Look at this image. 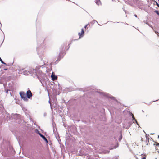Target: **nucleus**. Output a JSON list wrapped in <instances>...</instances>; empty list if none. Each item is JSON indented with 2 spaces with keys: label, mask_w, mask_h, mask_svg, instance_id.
<instances>
[{
  "label": "nucleus",
  "mask_w": 159,
  "mask_h": 159,
  "mask_svg": "<svg viewBox=\"0 0 159 159\" xmlns=\"http://www.w3.org/2000/svg\"><path fill=\"white\" fill-rule=\"evenodd\" d=\"M27 96L28 98H30V97L32 96V94L30 91L28 90L27 91Z\"/></svg>",
  "instance_id": "2"
},
{
  "label": "nucleus",
  "mask_w": 159,
  "mask_h": 159,
  "mask_svg": "<svg viewBox=\"0 0 159 159\" xmlns=\"http://www.w3.org/2000/svg\"><path fill=\"white\" fill-rule=\"evenodd\" d=\"M40 136L43 139L46 141L47 142V139H46V138L43 135L41 134H40Z\"/></svg>",
  "instance_id": "4"
},
{
  "label": "nucleus",
  "mask_w": 159,
  "mask_h": 159,
  "mask_svg": "<svg viewBox=\"0 0 159 159\" xmlns=\"http://www.w3.org/2000/svg\"><path fill=\"white\" fill-rule=\"evenodd\" d=\"M156 145L158 147V148H159V144L158 143H156Z\"/></svg>",
  "instance_id": "7"
},
{
  "label": "nucleus",
  "mask_w": 159,
  "mask_h": 159,
  "mask_svg": "<svg viewBox=\"0 0 159 159\" xmlns=\"http://www.w3.org/2000/svg\"><path fill=\"white\" fill-rule=\"evenodd\" d=\"M87 26V25H86L85 26V27H85V28H86V27Z\"/></svg>",
  "instance_id": "11"
},
{
  "label": "nucleus",
  "mask_w": 159,
  "mask_h": 159,
  "mask_svg": "<svg viewBox=\"0 0 159 159\" xmlns=\"http://www.w3.org/2000/svg\"><path fill=\"white\" fill-rule=\"evenodd\" d=\"M158 138H159V135H158Z\"/></svg>",
  "instance_id": "12"
},
{
  "label": "nucleus",
  "mask_w": 159,
  "mask_h": 159,
  "mask_svg": "<svg viewBox=\"0 0 159 159\" xmlns=\"http://www.w3.org/2000/svg\"><path fill=\"white\" fill-rule=\"evenodd\" d=\"M145 159V157H143V158H142V159Z\"/></svg>",
  "instance_id": "9"
},
{
  "label": "nucleus",
  "mask_w": 159,
  "mask_h": 159,
  "mask_svg": "<svg viewBox=\"0 0 159 159\" xmlns=\"http://www.w3.org/2000/svg\"><path fill=\"white\" fill-rule=\"evenodd\" d=\"M134 16H135L136 17H137V15H134Z\"/></svg>",
  "instance_id": "10"
},
{
  "label": "nucleus",
  "mask_w": 159,
  "mask_h": 159,
  "mask_svg": "<svg viewBox=\"0 0 159 159\" xmlns=\"http://www.w3.org/2000/svg\"><path fill=\"white\" fill-rule=\"evenodd\" d=\"M84 32L83 29H81V33H79V34L80 36L81 35L84 34Z\"/></svg>",
  "instance_id": "5"
},
{
  "label": "nucleus",
  "mask_w": 159,
  "mask_h": 159,
  "mask_svg": "<svg viewBox=\"0 0 159 159\" xmlns=\"http://www.w3.org/2000/svg\"><path fill=\"white\" fill-rule=\"evenodd\" d=\"M155 12H156V13L157 14H158V15H159V13L158 11H157V10L155 11Z\"/></svg>",
  "instance_id": "6"
},
{
  "label": "nucleus",
  "mask_w": 159,
  "mask_h": 159,
  "mask_svg": "<svg viewBox=\"0 0 159 159\" xmlns=\"http://www.w3.org/2000/svg\"><path fill=\"white\" fill-rule=\"evenodd\" d=\"M157 6H158V7H159V5L157 3Z\"/></svg>",
  "instance_id": "8"
},
{
  "label": "nucleus",
  "mask_w": 159,
  "mask_h": 159,
  "mask_svg": "<svg viewBox=\"0 0 159 159\" xmlns=\"http://www.w3.org/2000/svg\"><path fill=\"white\" fill-rule=\"evenodd\" d=\"M20 94L21 98L23 99L24 101L27 100L26 96L25 93L24 92H21L20 93Z\"/></svg>",
  "instance_id": "1"
},
{
  "label": "nucleus",
  "mask_w": 159,
  "mask_h": 159,
  "mask_svg": "<svg viewBox=\"0 0 159 159\" xmlns=\"http://www.w3.org/2000/svg\"><path fill=\"white\" fill-rule=\"evenodd\" d=\"M53 73H52V75L51 76L52 80H55L57 79V77L56 76H55L53 74Z\"/></svg>",
  "instance_id": "3"
}]
</instances>
